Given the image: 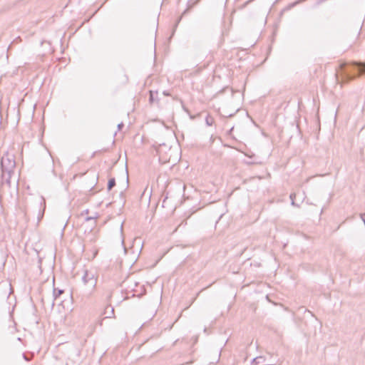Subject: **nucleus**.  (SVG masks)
<instances>
[{"mask_svg": "<svg viewBox=\"0 0 365 365\" xmlns=\"http://www.w3.org/2000/svg\"><path fill=\"white\" fill-rule=\"evenodd\" d=\"M115 185V178H110L108 182V190H110Z\"/></svg>", "mask_w": 365, "mask_h": 365, "instance_id": "9", "label": "nucleus"}, {"mask_svg": "<svg viewBox=\"0 0 365 365\" xmlns=\"http://www.w3.org/2000/svg\"><path fill=\"white\" fill-rule=\"evenodd\" d=\"M149 93V103L150 104H153L154 103L158 104L160 101L158 98V92L157 91H150Z\"/></svg>", "mask_w": 365, "mask_h": 365, "instance_id": "5", "label": "nucleus"}, {"mask_svg": "<svg viewBox=\"0 0 365 365\" xmlns=\"http://www.w3.org/2000/svg\"><path fill=\"white\" fill-rule=\"evenodd\" d=\"M120 229L123 230V224L120 225Z\"/></svg>", "mask_w": 365, "mask_h": 365, "instance_id": "23", "label": "nucleus"}, {"mask_svg": "<svg viewBox=\"0 0 365 365\" xmlns=\"http://www.w3.org/2000/svg\"><path fill=\"white\" fill-rule=\"evenodd\" d=\"M1 166L2 170H14L16 167L14 155L8 152L4 153L1 159Z\"/></svg>", "mask_w": 365, "mask_h": 365, "instance_id": "3", "label": "nucleus"}, {"mask_svg": "<svg viewBox=\"0 0 365 365\" xmlns=\"http://www.w3.org/2000/svg\"><path fill=\"white\" fill-rule=\"evenodd\" d=\"M361 159L363 160H364V153H363V150H361Z\"/></svg>", "mask_w": 365, "mask_h": 365, "instance_id": "19", "label": "nucleus"}, {"mask_svg": "<svg viewBox=\"0 0 365 365\" xmlns=\"http://www.w3.org/2000/svg\"><path fill=\"white\" fill-rule=\"evenodd\" d=\"M200 0H196L194 2H192V1H189L188 3H187V9L186 10H185V11L182 13V15L185 14L190 9H191L194 5H195L196 4H197V2L199 1Z\"/></svg>", "mask_w": 365, "mask_h": 365, "instance_id": "10", "label": "nucleus"}, {"mask_svg": "<svg viewBox=\"0 0 365 365\" xmlns=\"http://www.w3.org/2000/svg\"><path fill=\"white\" fill-rule=\"evenodd\" d=\"M42 201H44V199H42ZM43 205H45V202H43Z\"/></svg>", "mask_w": 365, "mask_h": 365, "instance_id": "25", "label": "nucleus"}, {"mask_svg": "<svg viewBox=\"0 0 365 365\" xmlns=\"http://www.w3.org/2000/svg\"><path fill=\"white\" fill-rule=\"evenodd\" d=\"M23 356L25 360L28 361L29 359H27L26 356L25 354H23Z\"/></svg>", "mask_w": 365, "mask_h": 365, "instance_id": "21", "label": "nucleus"}, {"mask_svg": "<svg viewBox=\"0 0 365 365\" xmlns=\"http://www.w3.org/2000/svg\"><path fill=\"white\" fill-rule=\"evenodd\" d=\"M44 210H45V207H43V208L42 210L41 209V207L39 208L38 216H37L38 222H39L41 221V220L43 218V215H44Z\"/></svg>", "mask_w": 365, "mask_h": 365, "instance_id": "11", "label": "nucleus"}, {"mask_svg": "<svg viewBox=\"0 0 365 365\" xmlns=\"http://www.w3.org/2000/svg\"><path fill=\"white\" fill-rule=\"evenodd\" d=\"M167 199H168V197H166L163 200V207H165V201H166V200H167Z\"/></svg>", "mask_w": 365, "mask_h": 365, "instance_id": "20", "label": "nucleus"}, {"mask_svg": "<svg viewBox=\"0 0 365 365\" xmlns=\"http://www.w3.org/2000/svg\"><path fill=\"white\" fill-rule=\"evenodd\" d=\"M344 73L347 81L353 80L365 74V64L353 63L344 68Z\"/></svg>", "mask_w": 365, "mask_h": 365, "instance_id": "1", "label": "nucleus"}, {"mask_svg": "<svg viewBox=\"0 0 365 365\" xmlns=\"http://www.w3.org/2000/svg\"><path fill=\"white\" fill-rule=\"evenodd\" d=\"M14 170H2V180L9 186H11V178Z\"/></svg>", "mask_w": 365, "mask_h": 365, "instance_id": "4", "label": "nucleus"}, {"mask_svg": "<svg viewBox=\"0 0 365 365\" xmlns=\"http://www.w3.org/2000/svg\"><path fill=\"white\" fill-rule=\"evenodd\" d=\"M295 195L292 193L290 195V199L292 200V205H294V206H297V207H299V205H296L294 201V197Z\"/></svg>", "mask_w": 365, "mask_h": 365, "instance_id": "15", "label": "nucleus"}, {"mask_svg": "<svg viewBox=\"0 0 365 365\" xmlns=\"http://www.w3.org/2000/svg\"><path fill=\"white\" fill-rule=\"evenodd\" d=\"M265 361V359L264 356H257L255 359H252V364L257 365L260 364H263Z\"/></svg>", "mask_w": 365, "mask_h": 365, "instance_id": "7", "label": "nucleus"}, {"mask_svg": "<svg viewBox=\"0 0 365 365\" xmlns=\"http://www.w3.org/2000/svg\"><path fill=\"white\" fill-rule=\"evenodd\" d=\"M42 204H43V202H40V206H41V207L42 206Z\"/></svg>", "mask_w": 365, "mask_h": 365, "instance_id": "24", "label": "nucleus"}, {"mask_svg": "<svg viewBox=\"0 0 365 365\" xmlns=\"http://www.w3.org/2000/svg\"><path fill=\"white\" fill-rule=\"evenodd\" d=\"M105 314H107L106 318L114 317V308L111 306H108L104 312Z\"/></svg>", "mask_w": 365, "mask_h": 365, "instance_id": "6", "label": "nucleus"}, {"mask_svg": "<svg viewBox=\"0 0 365 365\" xmlns=\"http://www.w3.org/2000/svg\"><path fill=\"white\" fill-rule=\"evenodd\" d=\"M205 122H206V124L207 125H212V123H214V119L210 117V115H207L206 118H205Z\"/></svg>", "mask_w": 365, "mask_h": 365, "instance_id": "12", "label": "nucleus"}, {"mask_svg": "<svg viewBox=\"0 0 365 365\" xmlns=\"http://www.w3.org/2000/svg\"><path fill=\"white\" fill-rule=\"evenodd\" d=\"M88 210H83L82 212H81V216H84L86 215H88Z\"/></svg>", "mask_w": 365, "mask_h": 365, "instance_id": "16", "label": "nucleus"}, {"mask_svg": "<svg viewBox=\"0 0 365 365\" xmlns=\"http://www.w3.org/2000/svg\"><path fill=\"white\" fill-rule=\"evenodd\" d=\"M163 93L164 96H170V93L168 91H163Z\"/></svg>", "mask_w": 365, "mask_h": 365, "instance_id": "18", "label": "nucleus"}, {"mask_svg": "<svg viewBox=\"0 0 365 365\" xmlns=\"http://www.w3.org/2000/svg\"><path fill=\"white\" fill-rule=\"evenodd\" d=\"M123 123H120L118 125V130H120L122 129V128L123 127Z\"/></svg>", "mask_w": 365, "mask_h": 365, "instance_id": "17", "label": "nucleus"}, {"mask_svg": "<svg viewBox=\"0 0 365 365\" xmlns=\"http://www.w3.org/2000/svg\"><path fill=\"white\" fill-rule=\"evenodd\" d=\"M64 292V290L63 289H53V301L54 300H56L57 298Z\"/></svg>", "mask_w": 365, "mask_h": 365, "instance_id": "8", "label": "nucleus"}, {"mask_svg": "<svg viewBox=\"0 0 365 365\" xmlns=\"http://www.w3.org/2000/svg\"><path fill=\"white\" fill-rule=\"evenodd\" d=\"M253 0H248L246 2H245L243 4L237 7V9L242 10L244 9L250 3H251Z\"/></svg>", "mask_w": 365, "mask_h": 365, "instance_id": "13", "label": "nucleus"}, {"mask_svg": "<svg viewBox=\"0 0 365 365\" xmlns=\"http://www.w3.org/2000/svg\"><path fill=\"white\" fill-rule=\"evenodd\" d=\"M181 18H182V16H180V17L178 19V21H177V23H176V25L180 22V21L181 20Z\"/></svg>", "mask_w": 365, "mask_h": 365, "instance_id": "22", "label": "nucleus"}, {"mask_svg": "<svg viewBox=\"0 0 365 365\" xmlns=\"http://www.w3.org/2000/svg\"><path fill=\"white\" fill-rule=\"evenodd\" d=\"M98 215L97 213H96V215L94 216L86 217L85 220H86V221L95 220L96 219L98 218Z\"/></svg>", "mask_w": 365, "mask_h": 365, "instance_id": "14", "label": "nucleus"}, {"mask_svg": "<svg viewBox=\"0 0 365 365\" xmlns=\"http://www.w3.org/2000/svg\"><path fill=\"white\" fill-rule=\"evenodd\" d=\"M82 282L86 286L90 292H92L97 284V277L93 272L86 269L82 276Z\"/></svg>", "mask_w": 365, "mask_h": 365, "instance_id": "2", "label": "nucleus"}]
</instances>
